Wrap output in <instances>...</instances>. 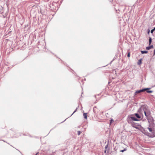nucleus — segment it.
Returning a JSON list of instances; mask_svg holds the SVG:
<instances>
[{
  "label": "nucleus",
  "instance_id": "nucleus-1",
  "mask_svg": "<svg viewBox=\"0 0 155 155\" xmlns=\"http://www.w3.org/2000/svg\"><path fill=\"white\" fill-rule=\"evenodd\" d=\"M148 121L149 123V126L147 128L151 133L147 132L144 129H143V131L141 130V132L149 137H155V124L154 123L153 119L152 117H148Z\"/></svg>",
  "mask_w": 155,
  "mask_h": 155
},
{
  "label": "nucleus",
  "instance_id": "nucleus-2",
  "mask_svg": "<svg viewBox=\"0 0 155 155\" xmlns=\"http://www.w3.org/2000/svg\"><path fill=\"white\" fill-rule=\"evenodd\" d=\"M131 126L134 127L140 130L141 131V130L143 131V128L141 127L140 125L134 122L131 123Z\"/></svg>",
  "mask_w": 155,
  "mask_h": 155
},
{
  "label": "nucleus",
  "instance_id": "nucleus-3",
  "mask_svg": "<svg viewBox=\"0 0 155 155\" xmlns=\"http://www.w3.org/2000/svg\"><path fill=\"white\" fill-rule=\"evenodd\" d=\"M149 88H144L143 89L137 91L135 92L136 94H138L141 92H144L145 91H147V92L148 93H151L152 92V91H147Z\"/></svg>",
  "mask_w": 155,
  "mask_h": 155
},
{
  "label": "nucleus",
  "instance_id": "nucleus-4",
  "mask_svg": "<svg viewBox=\"0 0 155 155\" xmlns=\"http://www.w3.org/2000/svg\"><path fill=\"white\" fill-rule=\"evenodd\" d=\"M144 111L145 115L147 117V120L148 117H152L150 116V112L149 110H144Z\"/></svg>",
  "mask_w": 155,
  "mask_h": 155
},
{
  "label": "nucleus",
  "instance_id": "nucleus-5",
  "mask_svg": "<svg viewBox=\"0 0 155 155\" xmlns=\"http://www.w3.org/2000/svg\"><path fill=\"white\" fill-rule=\"evenodd\" d=\"M130 118L132 120H134V121H138V120L137 119L136 117H132L131 116L130 117Z\"/></svg>",
  "mask_w": 155,
  "mask_h": 155
},
{
  "label": "nucleus",
  "instance_id": "nucleus-6",
  "mask_svg": "<svg viewBox=\"0 0 155 155\" xmlns=\"http://www.w3.org/2000/svg\"><path fill=\"white\" fill-rule=\"evenodd\" d=\"M142 59L141 58V59H140L138 62H137V64L138 65H140V64L142 63Z\"/></svg>",
  "mask_w": 155,
  "mask_h": 155
},
{
  "label": "nucleus",
  "instance_id": "nucleus-7",
  "mask_svg": "<svg viewBox=\"0 0 155 155\" xmlns=\"http://www.w3.org/2000/svg\"><path fill=\"white\" fill-rule=\"evenodd\" d=\"M83 115L85 119H87V114L86 113H84L83 114Z\"/></svg>",
  "mask_w": 155,
  "mask_h": 155
},
{
  "label": "nucleus",
  "instance_id": "nucleus-8",
  "mask_svg": "<svg viewBox=\"0 0 155 155\" xmlns=\"http://www.w3.org/2000/svg\"><path fill=\"white\" fill-rule=\"evenodd\" d=\"M135 115L136 116V117L138 118H141L140 116L138 114H135Z\"/></svg>",
  "mask_w": 155,
  "mask_h": 155
},
{
  "label": "nucleus",
  "instance_id": "nucleus-9",
  "mask_svg": "<svg viewBox=\"0 0 155 155\" xmlns=\"http://www.w3.org/2000/svg\"><path fill=\"white\" fill-rule=\"evenodd\" d=\"M141 52L142 54H145V53H148V51H141Z\"/></svg>",
  "mask_w": 155,
  "mask_h": 155
},
{
  "label": "nucleus",
  "instance_id": "nucleus-10",
  "mask_svg": "<svg viewBox=\"0 0 155 155\" xmlns=\"http://www.w3.org/2000/svg\"><path fill=\"white\" fill-rule=\"evenodd\" d=\"M151 38H150L149 39V45H150V44H151Z\"/></svg>",
  "mask_w": 155,
  "mask_h": 155
},
{
  "label": "nucleus",
  "instance_id": "nucleus-11",
  "mask_svg": "<svg viewBox=\"0 0 155 155\" xmlns=\"http://www.w3.org/2000/svg\"><path fill=\"white\" fill-rule=\"evenodd\" d=\"M155 30V27L153 29L151 30V31H150L151 33H152L153 32V31Z\"/></svg>",
  "mask_w": 155,
  "mask_h": 155
},
{
  "label": "nucleus",
  "instance_id": "nucleus-12",
  "mask_svg": "<svg viewBox=\"0 0 155 155\" xmlns=\"http://www.w3.org/2000/svg\"><path fill=\"white\" fill-rule=\"evenodd\" d=\"M150 46H149V47H147L146 48V49L147 50H149L150 49Z\"/></svg>",
  "mask_w": 155,
  "mask_h": 155
},
{
  "label": "nucleus",
  "instance_id": "nucleus-13",
  "mask_svg": "<svg viewBox=\"0 0 155 155\" xmlns=\"http://www.w3.org/2000/svg\"><path fill=\"white\" fill-rule=\"evenodd\" d=\"M130 52H129L128 53V54H127V56L128 57H130Z\"/></svg>",
  "mask_w": 155,
  "mask_h": 155
},
{
  "label": "nucleus",
  "instance_id": "nucleus-14",
  "mask_svg": "<svg viewBox=\"0 0 155 155\" xmlns=\"http://www.w3.org/2000/svg\"><path fill=\"white\" fill-rule=\"evenodd\" d=\"M81 133V132L80 131H78V135H79Z\"/></svg>",
  "mask_w": 155,
  "mask_h": 155
},
{
  "label": "nucleus",
  "instance_id": "nucleus-15",
  "mask_svg": "<svg viewBox=\"0 0 155 155\" xmlns=\"http://www.w3.org/2000/svg\"><path fill=\"white\" fill-rule=\"evenodd\" d=\"M113 121L114 120L112 119L111 120H110V124H111Z\"/></svg>",
  "mask_w": 155,
  "mask_h": 155
},
{
  "label": "nucleus",
  "instance_id": "nucleus-16",
  "mask_svg": "<svg viewBox=\"0 0 155 155\" xmlns=\"http://www.w3.org/2000/svg\"><path fill=\"white\" fill-rule=\"evenodd\" d=\"M150 48H151H151H153V45H151V46H150Z\"/></svg>",
  "mask_w": 155,
  "mask_h": 155
},
{
  "label": "nucleus",
  "instance_id": "nucleus-17",
  "mask_svg": "<svg viewBox=\"0 0 155 155\" xmlns=\"http://www.w3.org/2000/svg\"><path fill=\"white\" fill-rule=\"evenodd\" d=\"M125 150H126L124 149V150H121V152H124V151H125Z\"/></svg>",
  "mask_w": 155,
  "mask_h": 155
},
{
  "label": "nucleus",
  "instance_id": "nucleus-18",
  "mask_svg": "<svg viewBox=\"0 0 155 155\" xmlns=\"http://www.w3.org/2000/svg\"><path fill=\"white\" fill-rule=\"evenodd\" d=\"M130 120H129L128 122L129 123H131V122H130Z\"/></svg>",
  "mask_w": 155,
  "mask_h": 155
},
{
  "label": "nucleus",
  "instance_id": "nucleus-19",
  "mask_svg": "<svg viewBox=\"0 0 155 155\" xmlns=\"http://www.w3.org/2000/svg\"><path fill=\"white\" fill-rule=\"evenodd\" d=\"M154 55H155V50H154Z\"/></svg>",
  "mask_w": 155,
  "mask_h": 155
},
{
  "label": "nucleus",
  "instance_id": "nucleus-20",
  "mask_svg": "<svg viewBox=\"0 0 155 155\" xmlns=\"http://www.w3.org/2000/svg\"><path fill=\"white\" fill-rule=\"evenodd\" d=\"M36 155H37V154Z\"/></svg>",
  "mask_w": 155,
  "mask_h": 155
}]
</instances>
